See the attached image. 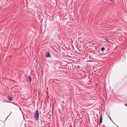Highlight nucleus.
<instances>
[{"mask_svg":"<svg viewBox=\"0 0 127 127\" xmlns=\"http://www.w3.org/2000/svg\"><path fill=\"white\" fill-rule=\"evenodd\" d=\"M39 115L38 110H37L34 113V118L36 121H37L38 120Z\"/></svg>","mask_w":127,"mask_h":127,"instance_id":"1","label":"nucleus"},{"mask_svg":"<svg viewBox=\"0 0 127 127\" xmlns=\"http://www.w3.org/2000/svg\"><path fill=\"white\" fill-rule=\"evenodd\" d=\"M13 96L12 95L8 96L7 98L10 101H11L13 100Z\"/></svg>","mask_w":127,"mask_h":127,"instance_id":"2","label":"nucleus"},{"mask_svg":"<svg viewBox=\"0 0 127 127\" xmlns=\"http://www.w3.org/2000/svg\"><path fill=\"white\" fill-rule=\"evenodd\" d=\"M45 55L46 57H50V55L49 51L46 52L45 53Z\"/></svg>","mask_w":127,"mask_h":127,"instance_id":"3","label":"nucleus"},{"mask_svg":"<svg viewBox=\"0 0 127 127\" xmlns=\"http://www.w3.org/2000/svg\"><path fill=\"white\" fill-rule=\"evenodd\" d=\"M102 114H101L100 117V120H99V124H100L102 122Z\"/></svg>","mask_w":127,"mask_h":127,"instance_id":"4","label":"nucleus"},{"mask_svg":"<svg viewBox=\"0 0 127 127\" xmlns=\"http://www.w3.org/2000/svg\"><path fill=\"white\" fill-rule=\"evenodd\" d=\"M28 79H29L30 80V81L31 82L32 81V79L31 78L30 76H28Z\"/></svg>","mask_w":127,"mask_h":127,"instance_id":"5","label":"nucleus"},{"mask_svg":"<svg viewBox=\"0 0 127 127\" xmlns=\"http://www.w3.org/2000/svg\"><path fill=\"white\" fill-rule=\"evenodd\" d=\"M105 48L104 47H103L101 48V51H103L104 50Z\"/></svg>","mask_w":127,"mask_h":127,"instance_id":"6","label":"nucleus"},{"mask_svg":"<svg viewBox=\"0 0 127 127\" xmlns=\"http://www.w3.org/2000/svg\"><path fill=\"white\" fill-rule=\"evenodd\" d=\"M105 40L106 41L109 42V40L108 39H105Z\"/></svg>","mask_w":127,"mask_h":127,"instance_id":"7","label":"nucleus"},{"mask_svg":"<svg viewBox=\"0 0 127 127\" xmlns=\"http://www.w3.org/2000/svg\"><path fill=\"white\" fill-rule=\"evenodd\" d=\"M11 113H12V112H10V115H9L7 117H7H8V116H9V115L11 114Z\"/></svg>","mask_w":127,"mask_h":127,"instance_id":"8","label":"nucleus"},{"mask_svg":"<svg viewBox=\"0 0 127 127\" xmlns=\"http://www.w3.org/2000/svg\"><path fill=\"white\" fill-rule=\"evenodd\" d=\"M88 61L89 62H93V61Z\"/></svg>","mask_w":127,"mask_h":127,"instance_id":"9","label":"nucleus"},{"mask_svg":"<svg viewBox=\"0 0 127 127\" xmlns=\"http://www.w3.org/2000/svg\"><path fill=\"white\" fill-rule=\"evenodd\" d=\"M125 105L127 107V104H125Z\"/></svg>","mask_w":127,"mask_h":127,"instance_id":"10","label":"nucleus"},{"mask_svg":"<svg viewBox=\"0 0 127 127\" xmlns=\"http://www.w3.org/2000/svg\"><path fill=\"white\" fill-rule=\"evenodd\" d=\"M55 80H57V79H55Z\"/></svg>","mask_w":127,"mask_h":127,"instance_id":"11","label":"nucleus"},{"mask_svg":"<svg viewBox=\"0 0 127 127\" xmlns=\"http://www.w3.org/2000/svg\"><path fill=\"white\" fill-rule=\"evenodd\" d=\"M103 126H104V125H103Z\"/></svg>","mask_w":127,"mask_h":127,"instance_id":"12","label":"nucleus"}]
</instances>
